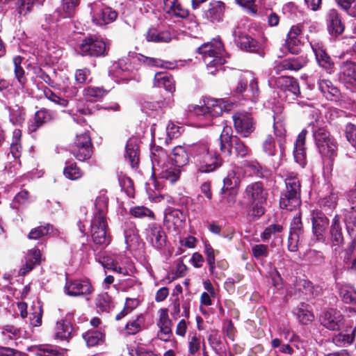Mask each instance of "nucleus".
Here are the masks:
<instances>
[{"label": "nucleus", "instance_id": "nucleus-1", "mask_svg": "<svg viewBox=\"0 0 356 356\" xmlns=\"http://www.w3.org/2000/svg\"><path fill=\"white\" fill-rule=\"evenodd\" d=\"M190 157L197 172L201 173L213 172L221 165L220 155L211 149L208 143L204 141H199L186 147L177 145L171 151L170 159L179 168L187 165Z\"/></svg>", "mask_w": 356, "mask_h": 356}, {"label": "nucleus", "instance_id": "nucleus-2", "mask_svg": "<svg viewBox=\"0 0 356 356\" xmlns=\"http://www.w3.org/2000/svg\"><path fill=\"white\" fill-rule=\"evenodd\" d=\"M244 197L249 204L247 210L249 218L255 220L265 213L264 205L268 198V191L261 182L256 181L248 184L244 191Z\"/></svg>", "mask_w": 356, "mask_h": 356}, {"label": "nucleus", "instance_id": "nucleus-3", "mask_svg": "<svg viewBox=\"0 0 356 356\" xmlns=\"http://www.w3.org/2000/svg\"><path fill=\"white\" fill-rule=\"evenodd\" d=\"M312 127V135L318 152L323 159H334L337 155L338 143L331 136L325 127L321 126L319 120L309 124Z\"/></svg>", "mask_w": 356, "mask_h": 356}, {"label": "nucleus", "instance_id": "nucleus-4", "mask_svg": "<svg viewBox=\"0 0 356 356\" xmlns=\"http://www.w3.org/2000/svg\"><path fill=\"white\" fill-rule=\"evenodd\" d=\"M231 127H224L220 136V150L226 156L245 158L250 155V149L238 136L231 134Z\"/></svg>", "mask_w": 356, "mask_h": 356}, {"label": "nucleus", "instance_id": "nucleus-5", "mask_svg": "<svg viewBox=\"0 0 356 356\" xmlns=\"http://www.w3.org/2000/svg\"><path fill=\"white\" fill-rule=\"evenodd\" d=\"M197 52L202 55L211 74H214L218 67H221L226 62L222 56L223 45L219 40H213L203 44L197 49Z\"/></svg>", "mask_w": 356, "mask_h": 356}, {"label": "nucleus", "instance_id": "nucleus-6", "mask_svg": "<svg viewBox=\"0 0 356 356\" xmlns=\"http://www.w3.org/2000/svg\"><path fill=\"white\" fill-rule=\"evenodd\" d=\"M226 109L227 106L223 100L207 99L204 106H192L189 111L202 122V126H207L211 124L213 118L220 116Z\"/></svg>", "mask_w": 356, "mask_h": 356}, {"label": "nucleus", "instance_id": "nucleus-7", "mask_svg": "<svg viewBox=\"0 0 356 356\" xmlns=\"http://www.w3.org/2000/svg\"><path fill=\"white\" fill-rule=\"evenodd\" d=\"M286 191L282 195L280 204L282 209L292 211L300 205V183L297 175L289 173L286 179Z\"/></svg>", "mask_w": 356, "mask_h": 356}, {"label": "nucleus", "instance_id": "nucleus-8", "mask_svg": "<svg viewBox=\"0 0 356 356\" xmlns=\"http://www.w3.org/2000/svg\"><path fill=\"white\" fill-rule=\"evenodd\" d=\"M104 268L111 270L123 276L128 275L132 268V262L124 254H109L103 258Z\"/></svg>", "mask_w": 356, "mask_h": 356}, {"label": "nucleus", "instance_id": "nucleus-9", "mask_svg": "<svg viewBox=\"0 0 356 356\" xmlns=\"http://www.w3.org/2000/svg\"><path fill=\"white\" fill-rule=\"evenodd\" d=\"M248 87V92H250V95L248 97L251 102L255 103L259 99V90L255 74L250 71H246L240 74L233 92L236 95H241L245 91Z\"/></svg>", "mask_w": 356, "mask_h": 356}, {"label": "nucleus", "instance_id": "nucleus-10", "mask_svg": "<svg viewBox=\"0 0 356 356\" xmlns=\"http://www.w3.org/2000/svg\"><path fill=\"white\" fill-rule=\"evenodd\" d=\"M269 84L271 87L276 86L279 88L280 92L286 95V100L289 102L296 99L300 94L298 81L291 76L272 77L269 80Z\"/></svg>", "mask_w": 356, "mask_h": 356}, {"label": "nucleus", "instance_id": "nucleus-11", "mask_svg": "<svg viewBox=\"0 0 356 356\" xmlns=\"http://www.w3.org/2000/svg\"><path fill=\"white\" fill-rule=\"evenodd\" d=\"M92 22L97 26H104L113 22L118 13L110 7L104 6L100 1H94L89 4Z\"/></svg>", "mask_w": 356, "mask_h": 356}, {"label": "nucleus", "instance_id": "nucleus-12", "mask_svg": "<svg viewBox=\"0 0 356 356\" xmlns=\"http://www.w3.org/2000/svg\"><path fill=\"white\" fill-rule=\"evenodd\" d=\"M106 229V218H103L102 214L94 215L91 220V236L95 243L105 246L110 243L111 237Z\"/></svg>", "mask_w": 356, "mask_h": 356}, {"label": "nucleus", "instance_id": "nucleus-13", "mask_svg": "<svg viewBox=\"0 0 356 356\" xmlns=\"http://www.w3.org/2000/svg\"><path fill=\"white\" fill-rule=\"evenodd\" d=\"M107 50L106 42L99 38L88 37L82 40L79 44L80 54L83 56H105Z\"/></svg>", "mask_w": 356, "mask_h": 356}, {"label": "nucleus", "instance_id": "nucleus-14", "mask_svg": "<svg viewBox=\"0 0 356 356\" xmlns=\"http://www.w3.org/2000/svg\"><path fill=\"white\" fill-rule=\"evenodd\" d=\"M91 147L90 137L88 133L84 132L76 135L74 145L71 147V152L77 160L85 161L92 156Z\"/></svg>", "mask_w": 356, "mask_h": 356}, {"label": "nucleus", "instance_id": "nucleus-15", "mask_svg": "<svg viewBox=\"0 0 356 356\" xmlns=\"http://www.w3.org/2000/svg\"><path fill=\"white\" fill-rule=\"evenodd\" d=\"M185 219V215L181 210L169 207L164 211L163 225L170 232H178Z\"/></svg>", "mask_w": 356, "mask_h": 356}, {"label": "nucleus", "instance_id": "nucleus-16", "mask_svg": "<svg viewBox=\"0 0 356 356\" xmlns=\"http://www.w3.org/2000/svg\"><path fill=\"white\" fill-rule=\"evenodd\" d=\"M232 119L235 131L241 136L246 138L254 131V122L250 114L236 113L233 115Z\"/></svg>", "mask_w": 356, "mask_h": 356}, {"label": "nucleus", "instance_id": "nucleus-17", "mask_svg": "<svg viewBox=\"0 0 356 356\" xmlns=\"http://www.w3.org/2000/svg\"><path fill=\"white\" fill-rule=\"evenodd\" d=\"M307 63V60L302 56L288 58L281 60H275L273 64L272 72L276 74L286 71H298L302 69Z\"/></svg>", "mask_w": 356, "mask_h": 356}, {"label": "nucleus", "instance_id": "nucleus-18", "mask_svg": "<svg viewBox=\"0 0 356 356\" xmlns=\"http://www.w3.org/2000/svg\"><path fill=\"white\" fill-rule=\"evenodd\" d=\"M159 318L156 325L159 328L157 337L163 341H169L172 336V322L169 318L168 309L161 308L158 311Z\"/></svg>", "mask_w": 356, "mask_h": 356}, {"label": "nucleus", "instance_id": "nucleus-19", "mask_svg": "<svg viewBox=\"0 0 356 356\" xmlns=\"http://www.w3.org/2000/svg\"><path fill=\"white\" fill-rule=\"evenodd\" d=\"M92 286L90 282L83 280L67 281L65 292L70 296H84L92 293Z\"/></svg>", "mask_w": 356, "mask_h": 356}, {"label": "nucleus", "instance_id": "nucleus-20", "mask_svg": "<svg viewBox=\"0 0 356 356\" xmlns=\"http://www.w3.org/2000/svg\"><path fill=\"white\" fill-rule=\"evenodd\" d=\"M147 241L156 249H162L166 243V235L161 225L152 223L146 229Z\"/></svg>", "mask_w": 356, "mask_h": 356}, {"label": "nucleus", "instance_id": "nucleus-21", "mask_svg": "<svg viewBox=\"0 0 356 356\" xmlns=\"http://www.w3.org/2000/svg\"><path fill=\"white\" fill-rule=\"evenodd\" d=\"M343 319L340 312L333 309L325 312L320 318L321 324L331 330H339L342 326Z\"/></svg>", "mask_w": 356, "mask_h": 356}, {"label": "nucleus", "instance_id": "nucleus-22", "mask_svg": "<svg viewBox=\"0 0 356 356\" xmlns=\"http://www.w3.org/2000/svg\"><path fill=\"white\" fill-rule=\"evenodd\" d=\"M22 59L20 56H16L13 58L15 65L14 73L15 80L13 81V86L17 92H24L26 91L27 79L25 76L24 70L20 64Z\"/></svg>", "mask_w": 356, "mask_h": 356}, {"label": "nucleus", "instance_id": "nucleus-23", "mask_svg": "<svg viewBox=\"0 0 356 356\" xmlns=\"http://www.w3.org/2000/svg\"><path fill=\"white\" fill-rule=\"evenodd\" d=\"M44 0H0V7L3 9L7 6L16 8L20 15H26L35 3L42 4Z\"/></svg>", "mask_w": 356, "mask_h": 356}, {"label": "nucleus", "instance_id": "nucleus-24", "mask_svg": "<svg viewBox=\"0 0 356 356\" xmlns=\"http://www.w3.org/2000/svg\"><path fill=\"white\" fill-rule=\"evenodd\" d=\"M307 132L306 130H302L298 134L293 149L294 159L302 168L306 165L305 138Z\"/></svg>", "mask_w": 356, "mask_h": 356}, {"label": "nucleus", "instance_id": "nucleus-25", "mask_svg": "<svg viewBox=\"0 0 356 356\" xmlns=\"http://www.w3.org/2000/svg\"><path fill=\"white\" fill-rule=\"evenodd\" d=\"M41 260L40 251L38 249H31L24 257V261L19 270V275H25L32 270L35 266L40 264Z\"/></svg>", "mask_w": 356, "mask_h": 356}, {"label": "nucleus", "instance_id": "nucleus-26", "mask_svg": "<svg viewBox=\"0 0 356 356\" xmlns=\"http://www.w3.org/2000/svg\"><path fill=\"white\" fill-rule=\"evenodd\" d=\"M54 117V113L46 108L38 111L33 120L30 121L29 124V131L30 132L36 131L43 124L51 121Z\"/></svg>", "mask_w": 356, "mask_h": 356}, {"label": "nucleus", "instance_id": "nucleus-27", "mask_svg": "<svg viewBox=\"0 0 356 356\" xmlns=\"http://www.w3.org/2000/svg\"><path fill=\"white\" fill-rule=\"evenodd\" d=\"M154 172L159 179L174 183L179 179L181 171L178 167L168 163L162 167L156 168Z\"/></svg>", "mask_w": 356, "mask_h": 356}, {"label": "nucleus", "instance_id": "nucleus-28", "mask_svg": "<svg viewBox=\"0 0 356 356\" xmlns=\"http://www.w3.org/2000/svg\"><path fill=\"white\" fill-rule=\"evenodd\" d=\"M340 79L345 83L356 87V63L343 62L340 67Z\"/></svg>", "mask_w": 356, "mask_h": 356}, {"label": "nucleus", "instance_id": "nucleus-29", "mask_svg": "<svg viewBox=\"0 0 356 356\" xmlns=\"http://www.w3.org/2000/svg\"><path fill=\"white\" fill-rule=\"evenodd\" d=\"M327 24L329 33L333 35H339L344 31L340 16L335 9H330L327 14Z\"/></svg>", "mask_w": 356, "mask_h": 356}, {"label": "nucleus", "instance_id": "nucleus-30", "mask_svg": "<svg viewBox=\"0 0 356 356\" xmlns=\"http://www.w3.org/2000/svg\"><path fill=\"white\" fill-rule=\"evenodd\" d=\"M124 158L128 161L132 168H135L139 163L138 140L136 138H129L125 147Z\"/></svg>", "mask_w": 356, "mask_h": 356}, {"label": "nucleus", "instance_id": "nucleus-31", "mask_svg": "<svg viewBox=\"0 0 356 356\" xmlns=\"http://www.w3.org/2000/svg\"><path fill=\"white\" fill-rule=\"evenodd\" d=\"M232 35L234 38L235 43L240 49L248 51H253L256 49L257 41L248 35L238 31V28L234 29Z\"/></svg>", "mask_w": 356, "mask_h": 356}, {"label": "nucleus", "instance_id": "nucleus-32", "mask_svg": "<svg viewBox=\"0 0 356 356\" xmlns=\"http://www.w3.org/2000/svg\"><path fill=\"white\" fill-rule=\"evenodd\" d=\"M302 33L300 25L293 26L287 35L286 44L289 51L291 54H298L300 47V40L299 38Z\"/></svg>", "mask_w": 356, "mask_h": 356}, {"label": "nucleus", "instance_id": "nucleus-33", "mask_svg": "<svg viewBox=\"0 0 356 356\" xmlns=\"http://www.w3.org/2000/svg\"><path fill=\"white\" fill-rule=\"evenodd\" d=\"M318 87L327 100L336 101L340 97L339 90L328 79H320Z\"/></svg>", "mask_w": 356, "mask_h": 356}, {"label": "nucleus", "instance_id": "nucleus-34", "mask_svg": "<svg viewBox=\"0 0 356 356\" xmlns=\"http://www.w3.org/2000/svg\"><path fill=\"white\" fill-rule=\"evenodd\" d=\"M312 221L314 233L317 236H322L329 223L327 218L322 211H316L312 214Z\"/></svg>", "mask_w": 356, "mask_h": 356}, {"label": "nucleus", "instance_id": "nucleus-35", "mask_svg": "<svg viewBox=\"0 0 356 356\" xmlns=\"http://www.w3.org/2000/svg\"><path fill=\"white\" fill-rule=\"evenodd\" d=\"M165 11L172 16L185 18L188 15V10L185 9L178 0H163Z\"/></svg>", "mask_w": 356, "mask_h": 356}, {"label": "nucleus", "instance_id": "nucleus-36", "mask_svg": "<svg viewBox=\"0 0 356 356\" xmlns=\"http://www.w3.org/2000/svg\"><path fill=\"white\" fill-rule=\"evenodd\" d=\"M241 176V169L238 166H233L223 179V189L227 191L236 188L240 183Z\"/></svg>", "mask_w": 356, "mask_h": 356}, {"label": "nucleus", "instance_id": "nucleus-37", "mask_svg": "<svg viewBox=\"0 0 356 356\" xmlns=\"http://www.w3.org/2000/svg\"><path fill=\"white\" fill-rule=\"evenodd\" d=\"M224 4L221 1H213L205 11V17L212 22H220L223 17Z\"/></svg>", "mask_w": 356, "mask_h": 356}, {"label": "nucleus", "instance_id": "nucleus-38", "mask_svg": "<svg viewBox=\"0 0 356 356\" xmlns=\"http://www.w3.org/2000/svg\"><path fill=\"white\" fill-rule=\"evenodd\" d=\"M73 333V327L67 320L58 321L55 327V337L61 341H68Z\"/></svg>", "mask_w": 356, "mask_h": 356}, {"label": "nucleus", "instance_id": "nucleus-39", "mask_svg": "<svg viewBox=\"0 0 356 356\" xmlns=\"http://www.w3.org/2000/svg\"><path fill=\"white\" fill-rule=\"evenodd\" d=\"M204 253L206 256V260L209 265V270L210 274L220 279L222 273H218L216 270V255L218 253V250H214L210 244L206 243L204 245Z\"/></svg>", "mask_w": 356, "mask_h": 356}, {"label": "nucleus", "instance_id": "nucleus-40", "mask_svg": "<svg viewBox=\"0 0 356 356\" xmlns=\"http://www.w3.org/2000/svg\"><path fill=\"white\" fill-rule=\"evenodd\" d=\"M154 84L156 87L164 88L170 92H173L175 90L173 78L167 73H156L154 76Z\"/></svg>", "mask_w": 356, "mask_h": 356}, {"label": "nucleus", "instance_id": "nucleus-41", "mask_svg": "<svg viewBox=\"0 0 356 356\" xmlns=\"http://www.w3.org/2000/svg\"><path fill=\"white\" fill-rule=\"evenodd\" d=\"M168 159V154L165 151L159 146L154 147L151 149V161L152 163L153 171L156 170V168L162 167L166 164Z\"/></svg>", "mask_w": 356, "mask_h": 356}, {"label": "nucleus", "instance_id": "nucleus-42", "mask_svg": "<svg viewBox=\"0 0 356 356\" xmlns=\"http://www.w3.org/2000/svg\"><path fill=\"white\" fill-rule=\"evenodd\" d=\"M95 305L99 311L109 313L115 307V302L108 293H102L97 296Z\"/></svg>", "mask_w": 356, "mask_h": 356}, {"label": "nucleus", "instance_id": "nucleus-43", "mask_svg": "<svg viewBox=\"0 0 356 356\" xmlns=\"http://www.w3.org/2000/svg\"><path fill=\"white\" fill-rule=\"evenodd\" d=\"M283 231L284 227L282 224H270L264 229L263 232L261 234L260 237L263 241H268L272 238L274 239L281 238L280 234Z\"/></svg>", "mask_w": 356, "mask_h": 356}, {"label": "nucleus", "instance_id": "nucleus-44", "mask_svg": "<svg viewBox=\"0 0 356 356\" xmlns=\"http://www.w3.org/2000/svg\"><path fill=\"white\" fill-rule=\"evenodd\" d=\"M148 42H169L171 40V35L168 31H159L156 29H149L146 34Z\"/></svg>", "mask_w": 356, "mask_h": 356}, {"label": "nucleus", "instance_id": "nucleus-45", "mask_svg": "<svg viewBox=\"0 0 356 356\" xmlns=\"http://www.w3.org/2000/svg\"><path fill=\"white\" fill-rule=\"evenodd\" d=\"M145 318L143 314L138 315L130 320L125 325V331L128 334H136L144 327Z\"/></svg>", "mask_w": 356, "mask_h": 356}, {"label": "nucleus", "instance_id": "nucleus-46", "mask_svg": "<svg viewBox=\"0 0 356 356\" xmlns=\"http://www.w3.org/2000/svg\"><path fill=\"white\" fill-rule=\"evenodd\" d=\"M138 60L140 62L147 66L160 67L166 69H174L175 67V64L174 63L164 61L158 58L147 57L143 55H140L138 57Z\"/></svg>", "mask_w": 356, "mask_h": 356}, {"label": "nucleus", "instance_id": "nucleus-47", "mask_svg": "<svg viewBox=\"0 0 356 356\" xmlns=\"http://www.w3.org/2000/svg\"><path fill=\"white\" fill-rule=\"evenodd\" d=\"M29 314V323L32 326L40 327L42 325L43 311L42 307L39 302L31 306Z\"/></svg>", "mask_w": 356, "mask_h": 356}, {"label": "nucleus", "instance_id": "nucleus-48", "mask_svg": "<svg viewBox=\"0 0 356 356\" xmlns=\"http://www.w3.org/2000/svg\"><path fill=\"white\" fill-rule=\"evenodd\" d=\"M295 287L296 290H298L306 296H317L319 292L318 287H314L310 281L306 280H297Z\"/></svg>", "mask_w": 356, "mask_h": 356}, {"label": "nucleus", "instance_id": "nucleus-49", "mask_svg": "<svg viewBox=\"0 0 356 356\" xmlns=\"http://www.w3.org/2000/svg\"><path fill=\"white\" fill-rule=\"evenodd\" d=\"M88 346H95L101 343L104 337V334L99 330H88L83 334Z\"/></svg>", "mask_w": 356, "mask_h": 356}, {"label": "nucleus", "instance_id": "nucleus-50", "mask_svg": "<svg viewBox=\"0 0 356 356\" xmlns=\"http://www.w3.org/2000/svg\"><path fill=\"white\" fill-rule=\"evenodd\" d=\"M10 122L15 125L22 124L25 120V111L22 107L15 105L9 108Z\"/></svg>", "mask_w": 356, "mask_h": 356}, {"label": "nucleus", "instance_id": "nucleus-51", "mask_svg": "<svg viewBox=\"0 0 356 356\" xmlns=\"http://www.w3.org/2000/svg\"><path fill=\"white\" fill-rule=\"evenodd\" d=\"M296 315L300 323L307 325L314 319L313 313L308 309L307 305H302L296 309Z\"/></svg>", "mask_w": 356, "mask_h": 356}, {"label": "nucleus", "instance_id": "nucleus-52", "mask_svg": "<svg viewBox=\"0 0 356 356\" xmlns=\"http://www.w3.org/2000/svg\"><path fill=\"white\" fill-rule=\"evenodd\" d=\"M330 233L333 242L337 245L343 241L341 227L339 222V217L337 215L332 220Z\"/></svg>", "mask_w": 356, "mask_h": 356}, {"label": "nucleus", "instance_id": "nucleus-53", "mask_svg": "<svg viewBox=\"0 0 356 356\" xmlns=\"http://www.w3.org/2000/svg\"><path fill=\"white\" fill-rule=\"evenodd\" d=\"M129 214L134 218H149L154 219L155 216L152 211L144 206H137L130 209Z\"/></svg>", "mask_w": 356, "mask_h": 356}, {"label": "nucleus", "instance_id": "nucleus-54", "mask_svg": "<svg viewBox=\"0 0 356 356\" xmlns=\"http://www.w3.org/2000/svg\"><path fill=\"white\" fill-rule=\"evenodd\" d=\"M338 200L337 193L331 192L329 195L321 199L319 204L325 211H332L336 207Z\"/></svg>", "mask_w": 356, "mask_h": 356}, {"label": "nucleus", "instance_id": "nucleus-55", "mask_svg": "<svg viewBox=\"0 0 356 356\" xmlns=\"http://www.w3.org/2000/svg\"><path fill=\"white\" fill-rule=\"evenodd\" d=\"M63 174L66 178L71 180L79 179L83 175L82 170L76 165V163H70L67 165L63 170Z\"/></svg>", "mask_w": 356, "mask_h": 356}, {"label": "nucleus", "instance_id": "nucleus-56", "mask_svg": "<svg viewBox=\"0 0 356 356\" xmlns=\"http://www.w3.org/2000/svg\"><path fill=\"white\" fill-rule=\"evenodd\" d=\"M80 3V0H62V9L65 17H71L75 13Z\"/></svg>", "mask_w": 356, "mask_h": 356}, {"label": "nucleus", "instance_id": "nucleus-57", "mask_svg": "<svg viewBox=\"0 0 356 356\" xmlns=\"http://www.w3.org/2000/svg\"><path fill=\"white\" fill-rule=\"evenodd\" d=\"M355 329L351 334L339 333L333 337V342L339 346L350 345L354 341Z\"/></svg>", "mask_w": 356, "mask_h": 356}, {"label": "nucleus", "instance_id": "nucleus-58", "mask_svg": "<svg viewBox=\"0 0 356 356\" xmlns=\"http://www.w3.org/2000/svg\"><path fill=\"white\" fill-rule=\"evenodd\" d=\"M51 229V226L49 224L38 226L35 228H33L29 234V238L34 240L38 239L47 235Z\"/></svg>", "mask_w": 356, "mask_h": 356}, {"label": "nucleus", "instance_id": "nucleus-59", "mask_svg": "<svg viewBox=\"0 0 356 356\" xmlns=\"http://www.w3.org/2000/svg\"><path fill=\"white\" fill-rule=\"evenodd\" d=\"M310 45L315 54L317 62L328 56V54L326 53L322 42L312 41L310 42Z\"/></svg>", "mask_w": 356, "mask_h": 356}, {"label": "nucleus", "instance_id": "nucleus-60", "mask_svg": "<svg viewBox=\"0 0 356 356\" xmlns=\"http://www.w3.org/2000/svg\"><path fill=\"white\" fill-rule=\"evenodd\" d=\"M129 353L131 356H159L152 351L147 350L143 346L137 345L129 347Z\"/></svg>", "mask_w": 356, "mask_h": 356}, {"label": "nucleus", "instance_id": "nucleus-61", "mask_svg": "<svg viewBox=\"0 0 356 356\" xmlns=\"http://www.w3.org/2000/svg\"><path fill=\"white\" fill-rule=\"evenodd\" d=\"M340 296L343 301L348 304L356 305V292L343 287L340 289Z\"/></svg>", "mask_w": 356, "mask_h": 356}, {"label": "nucleus", "instance_id": "nucleus-62", "mask_svg": "<svg viewBox=\"0 0 356 356\" xmlns=\"http://www.w3.org/2000/svg\"><path fill=\"white\" fill-rule=\"evenodd\" d=\"M108 198L104 195H100L95 200V208L97 212L95 215L102 214L105 218L106 211L107 209Z\"/></svg>", "mask_w": 356, "mask_h": 356}, {"label": "nucleus", "instance_id": "nucleus-63", "mask_svg": "<svg viewBox=\"0 0 356 356\" xmlns=\"http://www.w3.org/2000/svg\"><path fill=\"white\" fill-rule=\"evenodd\" d=\"M188 352L191 355H195L200 348L201 338L197 334L189 337L188 339Z\"/></svg>", "mask_w": 356, "mask_h": 356}, {"label": "nucleus", "instance_id": "nucleus-64", "mask_svg": "<svg viewBox=\"0 0 356 356\" xmlns=\"http://www.w3.org/2000/svg\"><path fill=\"white\" fill-rule=\"evenodd\" d=\"M346 137L348 142L353 146L356 145V126L348 123L345 128Z\"/></svg>", "mask_w": 356, "mask_h": 356}]
</instances>
